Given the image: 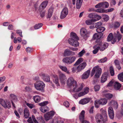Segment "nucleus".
I'll list each match as a JSON object with an SVG mask.
<instances>
[{
  "instance_id": "f257e3e1",
  "label": "nucleus",
  "mask_w": 123,
  "mask_h": 123,
  "mask_svg": "<svg viewBox=\"0 0 123 123\" xmlns=\"http://www.w3.org/2000/svg\"><path fill=\"white\" fill-rule=\"evenodd\" d=\"M107 116L106 111H102L101 114H97L95 116V119L97 123H106L107 121Z\"/></svg>"
},
{
  "instance_id": "f03ea898",
  "label": "nucleus",
  "mask_w": 123,
  "mask_h": 123,
  "mask_svg": "<svg viewBox=\"0 0 123 123\" xmlns=\"http://www.w3.org/2000/svg\"><path fill=\"white\" fill-rule=\"evenodd\" d=\"M95 74L94 75L95 77L98 78L99 77L102 73V69L99 68L98 66H96L94 67L91 71V76H92L94 73Z\"/></svg>"
},
{
  "instance_id": "7ed1b4c3",
  "label": "nucleus",
  "mask_w": 123,
  "mask_h": 123,
  "mask_svg": "<svg viewBox=\"0 0 123 123\" xmlns=\"http://www.w3.org/2000/svg\"><path fill=\"white\" fill-rule=\"evenodd\" d=\"M87 65L86 63L84 62L80 64L77 67H73L71 69L72 72L75 73L77 71V73L80 72Z\"/></svg>"
},
{
  "instance_id": "20e7f679",
  "label": "nucleus",
  "mask_w": 123,
  "mask_h": 123,
  "mask_svg": "<svg viewBox=\"0 0 123 123\" xmlns=\"http://www.w3.org/2000/svg\"><path fill=\"white\" fill-rule=\"evenodd\" d=\"M45 86L43 82L40 80L37 81L34 84L35 88L37 90L40 91H43Z\"/></svg>"
},
{
  "instance_id": "39448f33",
  "label": "nucleus",
  "mask_w": 123,
  "mask_h": 123,
  "mask_svg": "<svg viewBox=\"0 0 123 123\" xmlns=\"http://www.w3.org/2000/svg\"><path fill=\"white\" fill-rule=\"evenodd\" d=\"M77 82L72 77H70L67 81V84L68 86L72 89L77 83Z\"/></svg>"
},
{
  "instance_id": "423d86ee",
  "label": "nucleus",
  "mask_w": 123,
  "mask_h": 123,
  "mask_svg": "<svg viewBox=\"0 0 123 123\" xmlns=\"http://www.w3.org/2000/svg\"><path fill=\"white\" fill-rule=\"evenodd\" d=\"M0 104L5 108L9 109L11 107L10 102L6 100L0 99Z\"/></svg>"
},
{
  "instance_id": "0eeeda50",
  "label": "nucleus",
  "mask_w": 123,
  "mask_h": 123,
  "mask_svg": "<svg viewBox=\"0 0 123 123\" xmlns=\"http://www.w3.org/2000/svg\"><path fill=\"white\" fill-rule=\"evenodd\" d=\"M58 77L62 84H64L67 79L65 75L61 72H59L58 73Z\"/></svg>"
},
{
  "instance_id": "6e6552de",
  "label": "nucleus",
  "mask_w": 123,
  "mask_h": 123,
  "mask_svg": "<svg viewBox=\"0 0 123 123\" xmlns=\"http://www.w3.org/2000/svg\"><path fill=\"white\" fill-rule=\"evenodd\" d=\"M68 13V9L65 7L63 8L61 13L60 18L61 19H63L65 18Z\"/></svg>"
},
{
  "instance_id": "1a4fd4ad",
  "label": "nucleus",
  "mask_w": 123,
  "mask_h": 123,
  "mask_svg": "<svg viewBox=\"0 0 123 123\" xmlns=\"http://www.w3.org/2000/svg\"><path fill=\"white\" fill-rule=\"evenodd\" d=\"M95 17L96 18V19H93L86 20L85 22L86 24L87 25H90L92 24V22H95L101 18V16L98 15H95Z\"/></svg>"
},
{
  "instance_id": "9d476101",
  "label": "nucleus",
  "mask_w": 123,
  "mask_h": 123,
  "mask_svg": "<svg viewBox=\"0 0 123 123\" xmlns=\"http://www.w3.org/2000/svg\"><path fill=\"white\" fill-rule=\"evenodd\" d=\"M83 87V86L82 84H80L78 85L77 83L72 89L73 91L78 92L81 90Z\"/></svg>"
},
{
  "instance_id": "9b49d317",
  "label": "nucleus",
  "mask_w": 123,
  "mask_h": 123,
  "mask_svg": "<svg viewBox=\"0 0 123 123\" xmlns=\"http://www.w3.org/2000/svg\"><path fill=\"white\" fill-rule=\"evenodd\" d=\"M85 111L82 110L80 113L79 116L80 120L81 122L82 123H90L89 122L86 120H84V114Z\"/></svg>"
},
{
  "instance_id": "f8f14e48",
  "label": "nucleus",
  "mask_w": 123,
  "mask_h": 123,
  "mask_svg": "<svg viewBox=\"0 0 123 123\" xmlns=\"http://www.w3.org/2000/svg\"><path fill=\"white\" fill-rule=\"evenodd\" d=\"M68 42L70 44L75 47L78 46L79 44L77 41L72 39H69Z\"/></svg>"
},
{
  "instance_id": "ddd939ff",
  "label": "nucleus",
  "mask_w": 123,
  "mask_h": 123,
  "mask_svg": "<svg viewBox=\"0 0 123 123\" xmlns=\"http://www.w3.org/2000/svg\"><path fill=\"white\" fill-rule=\"evenodd\" d=\"M103 33L102 32H98L97 33L95 34L93 36L94 39H97L96 42L97 43H99L100 41L101 42L100 39L102 37Z\"/></svg>"
},
{
  "instance_id": "4468645a",
  "label": "nucleus",
  "mask_w": 123,
  "mask_h": 123,
  "mask_svg": "<svg viewBox=\"0 0 123 123\" xmlns=\"http://www.w3.org/2000/svg\"><path fill=\"white\" fill-rule=\"evenodd\" d=\"M107 41H111L112 44H114L117 41V39L115 38L114 36H113L112 33H110L108 36L107 39Z\"/></svg>"
},
{
  "instance_id": "2eb2a0df",
  "label": "nucleus",
  "mask_w": 123,
  "mask_h": 123,
  "mask_svg": "<svg viewBox=\"0 0 123 123\" xmlns=\"http://www.w3.org/2000/svg\"><path fill=\"white\" fill-rule=\"evenodd\" d=\"M54 112L51 111L45 114L44 117L45 120L48 121L51 118L54 116Z\"/></svg>"
},
{
  "instance_id": "dca6fc26",
  "label": "nucleus",
  "mask_w": 123,
  "mask_h": 123,
  "mask_svg": "<svg viewBox=\"0 0 123 123\" xmlns=\"http://www.w3.org/2000/svg\"><path fill=\"white\" fill-rule=\"evenodd\" d=\"M108 112L110 118L112 119H113L114 117V113L112 108L110 107L108 108Z\"/></svg>"
},
{
  "instance_id": "f3484780",
  "label": "nucleus",
  "mask_w": 123,
  "mask_h": 123,
  "mask_svg": "<svg viewBox=\"0 0 123 123\" xmlns=\"http://www.w3.org/2000/svg\"><path fill=\"white\" fill-rule=\"evenodd\" d=\"M48 3L47 0H45L39 6V12L42 11L47 6Z\"/></svg>"
},
{
  "instance_id": "a211bd4d",
  "label": "nucleus",
  "mask_w": 123,
  "mask_h": 123,
  "mask_svg": "<svg viewBox=\"0 0 123 123\" xmlns=\"http://www.w3.org/2000/svg\"><path fill=\"white\" fill-rule=\"evenodd\" d=\"M40 75L43 79L44 81L47 82H49L50 81V78L49 75L45 74L43 73L40 74Z\"/></svg>"
},
{
  "instance_id": "6ab92c4d",
  "label": "nucleus",
  "mask_w": 123,
  "mask_h": 123,
  "mask_svg": "<svg viewBox=\"0 0 123 123\" xmlns=\"http://www.w3.org/2000/svg\"><path fill=\"white\" fill-rule=\"evenodd\" d=\"M54 8L52 7H50L49 9L46 16L47 19L49 20L52 15Z\"/></svg>"
},
{
  "instance_id": "aec40b11",
  "label": "nucleus",
  "mask_w": 123,
  "mask_h": 123,
  "mask_svg": "<svg viewBox=\"0 0 123 123\" xmlns=\"http://www.w3.org/2000/svg\"><path fill=\"white\" fill-rule=\"evenodd\" d=\"M101 45V42L100 41L99 43H97V44L95 45L93 47V48L95 49L93 50V53L94 54H96L98 52L99 49V46Z\"/></svg>"
},
{
  "instance_id": "412c9836",
  "label": "nucleus",
  "mask_w": 123,
  "mask_h": 123,
  "mask_svg": "<svg viewBox=\"0 0 123 123\" xmlns=\"http://www.w3.org/2000/svg\"><path fill=\"white\" fill-rule=\"evenodd\" d=\"M10 96L11 97V100L12 104L13 106L15 107L14 106V104L13 103V102H15L17 101L18 98L17 97L16 95L13 94H11Z\"/></svg>"
},
{
  "instance_id": "4be33fe9",
  "label": "nucleus",
  "mask_w": 123,
  "mask_h": 123,
  "mask_svg": "<svg viewBox=\"0 0 123 123\" xmlns=\"http://www.w3.org/2000/svg\"><path fill=\"white\" fill-rule=\"evenodd\" d=\"M109 106H113L114 108L117 109L118 108V105L117 102L114 100L110 101L108 104Z\"/></svg>"
},
{
  "instance_id": "5701e85b",
  "label": "nucleus",
  "mask_w": 123,
  "mask_h": 123,
  "mask_svg": "<svg viewBox=\"0 0 123 123\" xmlns=\"http://www.w3.org/2000/svg\"><path fill=\"white\" fill-rule=\"evenodd\" d=\"M90 71L89 70H88L82 74L81 78L84 79L87 78L90 75Z\"/></svg>"
},
{
  "instance_id": "b1692460",
  "label": "nucleus",
  "mask_w": 123,
  "mask_h": 123,
  "mask_svg": "<svg viewBox=\"0 0 123 123\" xmlns=\"http://www.w3.org/2000/svg\"><path fill=\"white\" fill-rule=\"evenodd\" d=\"M99 46V49L100 51H102L106 49L108 46V44L106 43H104L103 44H102L101 42V45H98Z\"/></svg>"
},
{
  "instance_id": "393cba45",
  "label": "nucleus",
  "mask_w": 123,
  "mask_h": 123,
  "mask_svg": "<svg viewBox=\"0 0 123 123\" xmlns=\"http://www.w3.org/2000/svg\"><path fill=\"white\" fill-rule=\"evenodd\" d=\"M108 77L107 74L106 73H105L102 75L101 78V82L104 83L107 80Z\"/></svg>"
},
{
  "instance_id": "a878e982",
  "label": "nucleus",
  "mask_w": 123,
  "mask_h": 123,
  "mask_svg": "<svg viewBox=\"0 0 123 123\" xmlns=\"http://www.w3.org/2000/svg\"><path fill=\"white\" fill-rule=\"evenodd\" d=\"M115 38L117 39V42H118L120 40L122 37V36L119 33L118 31H116L115 32L114 35Z\"/></svg>"
},
{
  "instance_id": "bb28decb",
  "label": "nucleus",
  "mask_w": 123,
  "mask_h": 123,
  "mask_svg": "<svg viewBox=\"0 0 123 123\" xmlns=\"http://www.w3.org/2000/svg\"><path fill=\"white\" fill-rule=\"evenodd\" d=\"M90 100V99L89 98H85L81 99L79 103L80 104L84 105L88 103Z\"/></svg>"
},
{
  "instance_id": "cd10ccee",
  "label": "nucleus",
  "mask_w": 123,
  "mask_h": 123,
  "mask_svg": "<svg viewBox=\"0 0 123 123\" xmlns=\"http://www.w3.org/2000/svg\"><path fill=\"white\" fill-rule=\"evenodd\" d=\"M70 37L71 38L74 39L79 40V38L77 36L76 34L74 32H72L70 33Z\"/></svg>"
},
{
  "instance_id": "c85d7f7f",
  "label": "nucleus",
  "mask_w": 123,
  "mask_h": 123,
  "mask_svg": "<svg viewBox=\"0 0 123 123\" xmlns=\"http://www.w3.org/2000/svg\"><path fill=\"white\" fill-rule=\"evenodd\" d=\"M53 81L54 83L57 86H59V79L58 76L57 75H55L53 79Z\"/></svg>"
},
{
  "instance_id": "c756f323",
  "label": "nucleus",
  "mask_w": 123,
  "mask_h": 123,
  "mask_svg": "<svg viewBox=\"0 0 123 123\" xmlns=\"http://www.w3.org/2000/svg\"><path fill=\"white\" fill-rule=\"evenodd\" d=\"M80 34L84 38H86L89 36V33L87 31H80Z\"/></svg>"
},
{
  "instance_id": "7c9ffc66",
  "label": "nucleus",
  "mask_w": 123,
  "mask_h": 123,
  "mask_svg": "<svg viewBox=\"0 0 123 123\" xmlns=\"http://www.w3.org/2000/svg\"><path fill=\"white\" fill-rule=\"evenodd\" d=\"M24 114L25 117L26 118H28L29 116V111L27 108H25L24 111Z\"/></svg>"
},
{
  "instance_id": "2f4dec72",
  "label": "nucleus",
  "mask_w": 123,
  "mask_h": 123,
  "mask_svg": "<svg viewBox=\"0 0 123 123\" xmlns=\"http://www.w3.org/2000/svg\"><path fill=\"white\" fill-rule=\"evenodd\" d=\"M101 105H104L106 104L107 102V100L105 98L98 100Z\"/></svg>"
},
{
  "instance_id": "473e14b6",
  "label": "nucleus",
  "mask_w": 123,
  "mask_h": 123,
  "mask_svg": "<svg viewBox=\"0 0 123 123\" xmlns=\"http://www.w3.org/2000/svg\"><path fill=\"white\" fill-rule=\"evenodd\" d=\"M82 0H77L76 3V7L78 9H80L81 7Z\"/></svg>"
},
{
  "instance_id": "72a5a7b5",
  "label": "nucleus",
  "mask_w": 123,
  "mask_h": 123,
  "mask_svg": "<svg viewBox=\"0 0 123 123\" xmlns=\"http://www.w3.org/2000/svg\"><path fill=\"white\" fill-rule=\"evenodd\" d=\"M40 109L42 112L45 113L46 111H48L49 109L47 107L41 106L40 108Z\"/></svg>"
},
{
  "instance_id": "f704fd0d",
  "label": "nucleus",
  "mask_w": 123,
  "mask_h": 123,
  "mask_svg": "<svg viewBox=\"0 0 123 123\" xmlns=\"http://www.w3.org/2000/svg\"><path fill=\"white\" fill-rule=\"evenodd\" d=\"M114 87L116 90L119 89L121 86V84L117 82H115L114 83Z\"/></svg>"
},
{
  "instance_id": "c9c22d12",
  "label": "nucleus",
  "mask_w": 123,
  "mask_h": 123,
  "mask_svg": "<svg viewBox=\"0 0 123 123\" xmlns=\"http://www.w3.org/2000/svg\"><path fill=\"white\" fill-rule=\"evenodd\" d=\"M69 64H70L74 62L76 60V58L74 56L68 57Z\"/></svg>"
},
{
  "instance_id": "e433bc0d",
  "label": "nucleus",
  "mask_w": 123,
  "mask_h": 123,
  "mask_svg": "<svg viewBox=\"0 0 123 123\" xmlns=\"http://www.w3.org/2000/svg\"><path fill=\"white\" fill-rule=\"evenodd\" d=\"M83 59L82 58H80L78 59V60L76 61V62L74 64V66H75L78 65L83 61Z\"/></svg>"
},
{
  "instance_id": "4c0bfd02",
  "label": "nucleus",
  "mask_w": 123,
  "mask_h": 123,
  "mask_svg": "<svg viewBox=\"0 0 123 123\" xmlns=\"http://www.w3.org/2000/svg\"><path fill=\"white\" fill-rule=\"evenodd\" d=\"M70 50L68 49H66L64 51L63 55L64 56L70 55Z\"/></svg>"
},
{
  "instance_id": "58836bf2",
  "label": "nucleus",
  "mask_w": 123,
  "mask_h": 123,
  "mask_svg": "<svg viewBox=\"0 0 123 123\" xmlns=\"http://www.w3.org/2000/svg\"><path fill=\"white\" fill-rule=\"evenodd\" d=\"M33 99L36 102H38L40 101V98L39 96L36 95L34 97Z\"/></svg>"
},
{
  "instance_id": "ea45409f",
  "label": "nucleus",
  "mask_w": 123,
  "mask_h": 123,
  "mask_svg": "<svg viewBox=\"0 0 123 123\" xmlns=\"http://www.w3.org/2000/svg\"><path fill=\"white\" fill-rule=\"evenodd\" d=\"M102 3L103 8H106L108 7L109 4L106 1H104L102 2Z\"/></svg>"
},
{
  "instance_id": "a19ab883",
  "label": "nucleus",
  "mask_w": 123,
  "mask_h": 123,
  "mask_svg": "<svg viewBox=\"0 0 123 123\" xmlns=\"http://www.w3.org/2000/svg\"><path fill=\"white\" fill-rule=\"evenodd\" d=\"M43 25V24L42 23L37 24L34 26V28L36 30L38 29L41 27Z\"/></svg>"
},
{
  "instance_id": "79ce46f5",
  "label": "nucleus",
  "mask_w": 123,
  "mask_h": 123,
  "mask_svg": "<svg viewBox=\"0 0 123 123\" xmlns=\"http://www.w3.org/2000/svg\"><path fill=\"white\" fill-rule=\"evenodd\" d=\"M118 79L121 81H123V73H122L119 74L118 76Z\"/></svg>"
},
{
  "instance_id": "37998d69",
  "label": "nucleus",
  "mask_w": 123,
  "mask_h": 123,
  "mask_svg": "<svg viewBox=\"0 0 123 123\" xmlns=\"http://www.w3.org/2000/svg\"><path fill=\"white\" fill-rule=\"evenodd\" d=\"M85 50L84 49H83L79 53L78 55L79 57H81L85 53Z\"/></svg>"
},
{
  "instance_id": "c03bdc74",
  "label": "nucleus",
  "mask_w": 123,
  "mask_h": 123,
  "mask_svg": "<svg viewBox=\"0 0 123 123\" xmlns=\"http://www.w3.org/2000/svg\"><path fill=\"white\" fill-rule=\"evenodd\" d=\"M105 97L108 99H110L113 96L112 94L110 93H106L105 94Z\"/></svg>"
},
{
  "instance_id": "a18cd8bd",
  "label": "nucleus",
  "mask_w": 123,
  "mask_h": 123,
  "mask_svg": "<svg viewBox=\"0 0 123 123\" xmlns=\"http://www.w3.org/2000/svg\"><path fill=\"white\" fill-rule=\"evenodd\" d=\"M110 71L111 75L113 76L114 74V73L113 68L112 66H111L110 68Z\"/></svg>"
},
{
  "instance_id": "49530a36",
  "label": "nucleus",
  "mask_w": 123,
  "mask_h": 123,
  "mask_svg": "<svg viewBox=\"0 0 123 123\" xmlns=\"http://www.w3.org/2000/svg\"><path fill=\"white\" fill-rule=\"evenodd\" d=\"M68 59V57L64 58L63 59L62 61L66 63L69 64V62Z\"/></svg>"
},
{
  "instance_id": "de8ad7c7",
  "label": "nucleus",
  "mask_w": 123,
  "mask_h": 123,
  "mask_svg": "<svg viewBox=\"0 0 123 123\" xmlns=\"http://www.w3.org/2000/svg\"><path fill=\"white\" fill-rule=\"evenodd\" d=\"M59 67L62 71L64 72H66L68 70L66 66H59Z\"/></svg>"
},
{
  "instance_id": "09e8293b",
  "label": "nucleus",
  "mask_w": 123,
  "mask_h": 123,
  "mask_svg": "<svg viewBox=\"0 0 123 123\" xmlns=\"http://www.w3.org/2000/svg\"><path fill=\"white\" fill-rule=\"evenodd\" d=\"M95 106V107L98 108L99 107V105H101L98 100L95 101L94 102Z\"/></svg>"
},
{
  "instance_id": "8fccbe9b",
  "label": "nucleus",
  "mask_w": 123,
  "mask_h": 123,
  "mask_svg": "<svg viewBox=\"0 0 123 123\" xmlns=\"http://www.w3.org/2000/svg\"><path fill=\"white\" fill-rule=\"evenodd\" d=\"M48 103V102L47 101H44L39 104V105L41 106L46 107L45 106Z\"/></svg>"
},
{
  "instance_id": "3c124183",
  "label": "nucleus",
  "mask_w": 123,
  "mask_h": 123,
  "mask_svg": "<svg viewBox=\"0 0 123 123\" xmlns=\"http://www.w3.org/2000/svg\"><path fill=\"white\" fill-rule=\"evenodd\" d=\"M107 60V58L105 57L104 58L100 60H98V62H99L104 63L106 62Z\"/></svg>"
},
{
  "instance_id": "603ef678",
  "label": "nucleus",
  "mask_w": 123,
  "mask_h": 123,
  "mask_svg": "<svg viewBox=\"0 0 123 123\" xmlns=\"http://www.w3.org/2000/svg\"><path fill=\"white\" fill-rule=\"evenodd\" d=\"M120 24L119 22H116L114 24V28L115 29L118 27L120 26Z\"/></svg>"
},
{
  "instance_id": "864d4df0",
  "label": "nucleus",
  "mask_w": 123,
  "mask_h": 123,
  "mask_svg": "<svg viewBox=\"0 0 123 123\" xmlns=\"http://www.w3.org/2000/svg\"><path fill=\"white\" fill-rule=\"evenodd\" d=\"M102 24V23L101 22L95 23V27L97 28L101 26Z\"/></svg>"
},
{
  "instance_id": "5fc2aeb1",
  "label": "nucleus",
  "mask_w": 123,
  "mask_h": 123,
  "mask_svg": "<svg viewBox=\"0 0 123 123\" xmlns=\"http://www.w3.org/2000/svg\"><path fill=\"white\" fill-rule=\"evenodd\" d=\"M95 7L96 8H103L102 7V3L100 2L98 3L95 6Z\"/></svg>"
},
{
  "instance_id": "6e6d98bb",
  "label": "nucleus",
  "mask_w": 123,
  "mask_h": 123,
  "mask_svg": "<svg viewBox=\"0 0 123 123\" xmlns=\"http://www.w3.org/2000/svg\"><path fill=\"white\" fill-rule=\"evenodd\" d=\"M109 19V16L106 15H104L103 19L105 21H108Z\"/></svg>"
},
{
  "instance_id": "4d7b16f0",
  "label": "nucleus",
  "mask_w": 123,
  "mask_h": 123,
  "mask_svg": "<svg viewBox=\"0 0 123 123\" xmlns=\"http://www.w3.org/2000/svg\"><path fill=\"white\" fill-rule=\"evenodd\" d=\"M26 105L31 109H32L34 107V105L32 104H29L27 102L26 103Z\"/></svg>"
},
{
  "instance_id": "13d9d810",
  "label": "nucleus",
  "mask_w": 123,
  "mask_h": 123,
  "mask_svg": "<svg viewBox=\"0 0 123 123\" xmlns=\"http://www.w3.org/2000/svg\"><path fill=\"white\" fill-rule=\"evenodd\" d=\"M105 28L104 27H100L96 29V31L99 30L100 31H105Z\"/></svg>"
},
{
  "instance_id": "bf43d9fd",
  "label": "nucleus",
  "mask_w": 123,
  "mask_h": 123,
  "mask_svg": "<svg viewBox=\"0 0 123 123\" xmlns=\"http://www.w3.org/2000/svg\"><path fill=\"white\" fill-rule=\"evenodd\" d=\"M84 92L86 94H87L89 90V88L86 87L84 88Z\"/></svg>"
},
{
  "instance_id": "052dcab7",
  "label": "nucleus",
  "mask_w": 123,
  "mask_h": 123,
  "mask_svg": "<svg viewBox=\"0 0 123 123\" xmlns=\"http://www.w3.org/2000/svg\"><path fill=\"white\" fill-rule=\"evenodd\" d=\"M99 88L100 87L98 85H96L94 87L95 91L96 92L98 91Z\"/></svg>"
},
{
  "instance_id": "680f3d73",
  "label": "nucleus",
  "mask_w": 123,
  "mask_h": 123,
  "mask_svg": "<svg viewBox=\"0 0 123 123\" xmlns=\"http://www.w3.org/2000/svg\"><path fill=\"white\" fill-rule=\"evenodd\" d=\"M64 105L66 107H68L69 106V104L68 101H66L64 103Z\"/></svg>"
},
{
  "instance_id": "e2e57ef3",
  "label": "nucleus",
  "mask_w": 123,
  "mask_h": 123,
  "mask_svg": "<svg viewBox=\"0 0 123 123\" xmlns=\"http://www.w3.org/2000/svg\"><path fill=\"white\" fill-rule=\"evenodd\" d=\"M14 27L13 25H8V29L9 30H13Z\"/></svg>"
},
{
  "instance_id": "0e129e2a",
  "label": "nucleus",
  "mask_w": 123,
  "mask_h": 123,
  "mask_svg": "<svg viewBox=\"0 0 123 123\" xmlns=\"http://www.w3.org/2000/svg\"><path fill=\"white\" fill-rule=\"evenodd\" d=\"M6 79V77L5 76H3L2 77L0 78V83L3 82Z\"/></svg>"
},
{
  "instance_id": "69168bd1",
  "label": "nucleus",
  "mask_w": 123,
  "mask_h": 123,
  "mask_svg": "<svg viewBox=\"0 0 123 123\" xmlns=\"http://www.w3.org/2000/svg\"><path fill=\"white\" fill-rule=\"evenodd\" d=\"M32 50V49L31 48L28 47L26 48V51L27 52H31Z\"/></svg>"
},
{
  "instance_id": "338daca9",
  "label": "nucleus",
  "mask_w": 123,
  "mask_h": 123,
  "mask_svg": "<svg viewBox=\"0 0 123 123\" xmlns=\"http://www.w3.org/2000/svg\"><path fill=\"white\" fill-rule=\"evenodd\" d=\"M40 14L41 17H43L45 15V11L42 12V11H40Z\"/></svg>"
},
{
  "instance_id": "774afa93",
  "label": "nucleus",
  "mask_w": 123,
  "mask_h": 123,
  "mask_svg": "<svg viewBox=\"0 0 123 123\" xmlns=\"http://www.w3.org/2000/svg\"><path fill=\"white\" fill-rule=\"evenodd\" d=\"M85 94L84 92L79 93L78 94V97H80L83 96Z\"/></svg>"
}]
</instances>
